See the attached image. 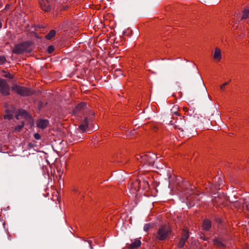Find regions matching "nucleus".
Segmentation results:
<instances>
[{
    "instance_id": "obj_13",
    "label": "nucleus",
    "mask_w": 249,
    "mask_h": 249,
    "mask_svg": "<svg viewBox=\"0 0 249 249\" xmlns=\"http://www.w3.org/2000/svg\"><path fill=\"white\" fill-rule=\"evenodd\" d=\"M213 242L214 246L218 248H224L225 247V244L220 239H214Z\"/></svg>"
},
{
    "instance_id": "obj_16",
    "label": "nucleus",
    "mask_w": 249,
    "mask_h": 249,
    "mask_svg": "<svg viewBox=\"0 0 249 249\" xmlns=\"http://www.w3.org/2000/svg\"><path fill=\"white\" fill-rule=\"evenodd\" d=\"M86 107V104L84 103H81L78 104L74 110V113H76L77 112L82 110Z\"/></svg>"
},
{
    "instance_id": "obj_17",
    "label": "nucleus",
    "mask_w": 249,
    "mask_h": 249,
    "mask_svg": "<svg viewBox=\"0 0 249 249\" xmlns=\"http://www.w3.org/2000/svg\"><path fill=\"white\" fill-rule=\"evenodd\" d=\"M55 31L52 30L46 36V38L49 40L51 39L55 36Z\"/></svg>"
},
{
    "instance_id": "obj_5",
    "label": "nucleus",
    "mask_w": 249,
    "mask_h": 249,
    "mask_svg": "<svg viewBox=\"0 0 249 249\" xmlns=\"http://www.w3.org/2000/svg\"><path fill=\"white\" fill-rule=\"evenodd\" d=\"M0 92L3 95L9 94V87L6 81L2 79H0Z\"/></svg>"
},
{
    "instance_id": "obj_27",
    "label": "nucleus",
    "mask_w": 249,
    "mask_h": 249,
    "mask_svg": "<svg viewBox=\"0 0 249 249\" xmlns=\"http://www.w3.org/2000/svg\"><path fill=\"white\" fill-rule=\"evenodd\" d=\"M34 138L36 140H39L40 139V135L39 134H38V133H35L34 134Z\"/></svg>"
},
{
    "instance_id": "obj_14",
    "label": "nucleus",
    "mask_w": 249,
    "mask_h": 249,
    "mask_svg": "<svg viewBox=\"0 0 249 249\" xmlns=\"http://www.w3.org/2000/svg\"><path fill=\"white\" fill-rule=\"evenodd\" d=\"M217 196L218 197V200L215 199V200H214L213 199V203L216 202V203H218V204H223L224 201L222 200V198H224V199H226V197H225L224 194H223L218 195H217Z\"/></svg>"
},
{
    "instance_id": "obj_19",
    "label": "nucleus",
    "mask_w": 249,
    "mask_h": 249,
    "mask_svg": "<svg viewBox=\"0 0 249 249\" xmlns=\"http://www.w3.org/2000/svg\"><path fill=\"white\" fill-rule=\"evenodd\" d=\"M249 16V10L248 9H245L244 11L242 19H247L248 18Z\"/></svg>"
},
{
    "instance_id": "obj_1",
    "label": "nucleus",
    "mask_w": 249,
    "mask_h": 249,
    "mask_svg": "<svg viewBox=\"0 0 249 249\" xmlns=\"http://www.w3.org/2000/svg\"><path fill=\"white\" fill-rule=\"evenodd\" d=\"M135 159L139 162L141 163L142 167L146 168L147 166H152L154 165L155 160L157 159V156L152 152H148L142 155H138Z\"/></svg>"
},
{
    "instance_id": "obj_29",
    "label": "nucleus",
    "mask_w": 249,
    "mask_h": 249,
    "mask_svg": "<svg viewBox=\"0 0 249 249\" xmlns=\"http://www.w3.org/2000/svg\"><path fill=\"white\" fill-rule=\"evenodd\" d=\"M238 204H239V202L237 201L235 202V203L234 204V206L239 208L240 207L238 206Z\"/></svg>"
},
{
    "instance_id": "obj_21",
    "label": "nucleus",
    "mask_w": 249,
    "mask_h": 249,
    "mask_svg": "<svg viewBox=\"0 0 249 249\" xmlns=\"http://www.w3.org/2000/svg\"><path fill=\"white\" fill-rule=\"evenodd\" d=\"M6 62V59L4 56H0V65H2Z\"/></svg>"
},
{
    "instance_id": "obj_25",
    "label": "nucleus",
    "mask_w": 249,
    "mask_h": 249,
    "mask_svg": "<svg viewBox=\"0 0 249 249\" xmlns=\"http://www.w3.org/2000/svg\"><path fill=\"white\" fill-rule=\"evenodd\" d=\"M185 241H183L182 240V239H180L179 243H178V247L179 248H182L184 246V244H185Z\"/></svg>"
},
{
    "instance_id": "obj_31",
    "label": "nucleus",
    "mask_w": 249,
    "mask_h": 249,
    "mask_svg": "<svg viewBox=\"0 0 249 249\" xmlns=\"http://www.w3.org/2000/svg\"><path fill=\"white\" fill-rule=\"evenodd\" d=\"M88 243H89V247H90V249H93V248H92V246H91V242H90V241H88Z\"/></svg>"
},
{
    "instance_id": "obj_18",
    "label": "nucleus",
    "mask_w": 249,
    "mask_h": 249,
    "mask_svg": "<svg viewBox=\"0 0 249 249\" xmlns=\"http://www.w3.org/2000/svg\"><path fill=\"white\" fill-rule=\"evenodd\" d=\"M189 237V231L187 230L184 231L181 239L186 241Z\"/></svg>"
},
{
    "instance_id": "obj_6",
    "label": "nucleus",
    "mask_w": 249,
    "mask_h": 249,
    "mask_svg": "<svg viewBox=\"0 0 249 249\" xmlns=\"http://www.w3.org/2000/svg\"><path fill=\"white\" fill-rule=\"evenodd\" d=\"M185 121L184 119L180 118L178 119L174 124V127L175 129H178L181 132H183L185 128Z\"/></svg>"
},
{
    "instance_id": "obj_9",
    "label": "nucleus",
    "mask_w": 249,
    "mask_h": 249,
    "mask_svg": "<svg viewBox=\"0 0 249 249\" xmlns=\"http://www.w3.org/2000/svg\"><path fill=\"white\" fill-rule=\"evenodd\" d=\"M213 58L217 62H220L222 59V54L220 49L216 47L214 49L213 54Z\"/></svg>"
},
{
    "instance_id": "obj_4",
    "label": "nucleus",
    "mask_w": 249,
    "mask_h": 249,
    "mask_svg": "<svg viewBox=\"0 0 249 249\" xmlns=\"http://www.w3.org/2000/svg\"><path fill=\"white\" fill-rule=\"evenodd\" d=\"M12 89L21 96H29L32 93V91L30 89L18 85L13 86L12 88Z\"/></svg>"
},
{
    "instance_id": "obj_12",
    "label": "nucleus",
    "mask_w": 249,
    "mask_h": 249,
    "mask_svg": "<svg viewBox=\"0 0 249 249\" xmlns=\"http://www.w3.org/2000/svg\"><path fill=\"white\" fill-rule=\"evenodd\" d=\"M89 122V119L87 118H85L83 123L80 125L79 128L83 131H86L88 127Z\"/></svg>"
},
{
    "instance_id": "obj_10",
    "label": "nucleus",
    "mask_w": 249,
    "mask_h": 249,
    "mask_svg": "<svg viewBox=\"0 0 249 249\" xmlns=\"http://www.w3.org/2000/svg\"><path fill=\"white\" fill-rule=\"evenodd\" d=\"M36 124L38 128L44 129L48 125L49 122L47 120L40 119L36 121Z\"/></svg>"
},
{
    "instance_id": "obj_7",
    "label": "nucleus",
    "mask_w": 249,
    "mask_h": 249,
    "mask_svg": "<svg viewBox=\"0 0 249 249\" xmlns=\"http://www.w3.org/2000/svg\"><path fill=\"white\" fill-rule=\"evenodd\" d=\"M39 3L41 9L46 12L51 9L50 4L48 0H40Z\"/></svg>"
},
{
    "instance_id": "obj_15",
    "label": "nucleus",
    "mask_w": 249,
    "mask_h": 249,
    "mask_svg": "<svg viewBox=\"0 0 249 249\" xmlns=\"http://www.w3.org/2000/svg\"><path fill=\"white\" fill-rule=\"evenodd\" d=\"M211 227V222L209 220H205L203 223V228L204 230L208 231Z\"/></svg>"
},
{
    "instance_id": "obj_23",
    "label": "nucleus",
    "mask_w": 249,
    "mask_h": 249,
    "mask_svg": "<svg viewBox=\"0 0 249 249\" xmlns=\"http://www.w3.org/2000/svg\"><path fill=\"white\" fill-rule=\"evenodd\" d=\"M54 51V48L53 46H49L47 49V52L49 53H52Z\"/></svg>"
},
{
    "instance_id": "obj_22",
    "label": "nucleus",
    "mask_w": 249,
    "mask_h": 249,
    "mask_svg": "<svg viewBox=\"0 0 249 249\" xmlns=\"http://www.w3.org/2000/svg\"><path fill=\"white\" fill-rule=\"evenodd\" d=\"M151 228L150 224H146L144 226L143 229L144 231H147Z\"/></svg>"
},
{
    "instance_id": "obj_33",
    "label": "nucleus",
    "mask_w": 249,
    "mask_h": 249,
    "mask_svg": "<svg viewBox=\"0 0 249 249\" xmlns=\"http://www.w3.org/2000/svg\"><path fill=\"white\" fill-rule=\"evenodd\" d=\"M222 181L221 180H220V183H219V185H220V184L222 183Z\"/></svg>"
},
{
    "instance_id": "obj_3",
    "label": "nucleus",
    "mask_w": 249,
    "mask_h": 249,
    "mask_svg": "<svg viewBox=\"0 0 249 249\" xmlns=\"http://www.w3.org/2000/svg\"><path fill=\"white\" fill-rule=\"evenodd\" d=\"M30 44L27 42L16 45L12 50V52L16 54H20L24 53H29L31 51Z\"/></svg>"
},
{
    "instance_id": "obj_2",
    "label": "nucleus",
    "mask_w": 249,
    "mask_h": 249,
    "mask_svg": "<svg viewBox=\"0 0 249 249\" xmlns=\"http://www.w3.org/2000/svg\"><path fill=\"white\" fill-rule=\"evenodd\" d=\"M171 229L168 225L160 226L158 230L156 238L160 240H164L170 234Z\"/></svg>"
},
{
    "instance_id": "obj_20",
    "label": "nucleus",
    "mask_w": 249,
    "mask_h": 249,
    "mask_svg": "<svg viewBox=\"0 0 249 249\" xmlns=\"http://www.w3.org/2000/svg\"><path fill=\"white\" fill-rule=\"evenodd\" d=\"M2 72L3 73H4V74L2 75V76H4V77L9 78H12V76L11 74L9 72H6L4 71H2Z\"/></svg>"
},
{
    "instance_id": "obj_24",
    "label": "nucleus",
    "mask_w": 249,
    "mask_h": 249,
    "mask_svg": "<svg viewBox=\"0 0 249 249\" xmlns=\"http://www.w3.org/2000/svg\"><path fill=\"white\" fill-rule=\"evenodd\" d=\"M229 82H225L224 84H223L222 85H221L220 86V89L224 91L225 90V87L228 85L229 84Z\"/></svg>"
},
{
    "instance_id": "obj_28",
    "label": "nucleus",
    "mask_w": 249,
    "mask_h": 249,
    "mask_svg": "<svg viewBox=\"0 0 249 249\" xmlns=\"http://www.w3.org/2000/svg\"><path fill=\"white\" fill-rule=\"evenodd\" d=\"M23 124H21L19 125L18 126H17L16 129L20 130L23 127Z\"/></svg>"
},
{
    "instance_id": "obj_32",
    "label": "nucleus",
    "mask_w": 249,
    "mask_h": 249,
    "mask_svg": "<svg viewBox=\"0 0 249 249\" xmlns=\"http://www.w3.org/2000/svg\"><path fill=\"white\" fill-rule=\"evenodd\" d=\"M2 27V24L0 22V29Z\"/></svg>"
},
{
    "instance_id": "obj_11",
    "label": "nucleus",
    "mask_w": 249,
    "mask_h": 249,
    "mask_svg": "<svg viewBox=\"0 0 249 249\" xmlns=\"http://www.w3.org/2000/svg\"><path fill=\"white\" fill-rule=\"evenodd\" d=\"M141 245V241L140 239H135L130 245L131 249H136Z\"/></svg>"
},
{
    "instance_id": "obj_26",
    "label": "nucleus",
    "mask_w": 249,
    "mask_h": 249,
    "mask_svg": "<svg viewBox=\"0 0 249 249\" xmlns=\"http://www.w3.org/2000/svg\"><path fill=\"white\" fill-rule=\"evenodd\" d=\"M12 117V115L9 113H8L7 114H5L4 116V118L5 119H10Z\"/></svg>"
},
{
    "instance_id": "obj_30",
    "label": "nucleus",
    "mask_w": 249,
    "mask_h": 249,
    "mask_svg": "<svg viewBox=\"0 0 249 249\" xmlns=\"http://www.w3.org/2000/svg\"><path fill=\"white\" fill-rule=\"evenodd\" d=\"M73 191L74 192H75L76 193H78V190H77V188H76V187H74L73 188Z\"/></svg>"
},
{
    "instance_id": "obj_8",
    "label": "nucleus",
    "mask_w": 249,
    "mask_h": 249,
    "mask_svg": "<svg viewBox=\"0 0 249 249\" xmlns=\"http://www.w3.org/2000/svg\"><path fill=\"white\" fill-rule=\"evenodd\" d=\"M16 117L18 120L21 118L28 119L30 118V116L25 110L20 109L19 110L18 114L16 115Z\"/></svg>"
}]
</instances>
